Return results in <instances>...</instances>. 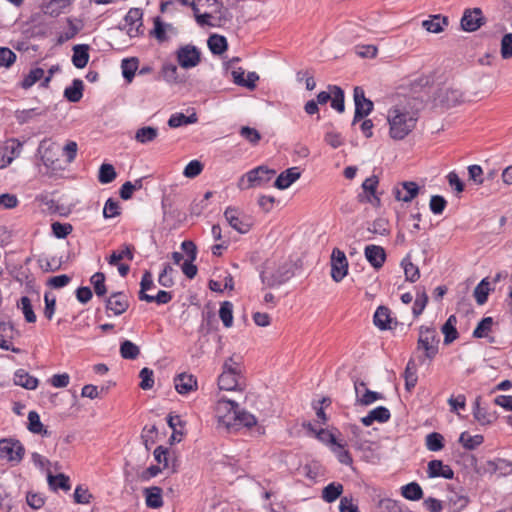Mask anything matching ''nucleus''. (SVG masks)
<instances>
[{"label": "nucleus", "instance_id": "61", "mask_svg": "<svg viewBox=\"0 0 512 512\" xmlns=\"http://www.w3.org/2000/svg\"><path fill=\"white\" fill-rule=\"evenodd\" d=\"M427 302H428V296L425 292V290H418L417 291V295H416V299L414 301V304H413V314L417 317L419 316L420 314H422V312L424 311L426 305H427Z\"/></svg>", "mask_w": 512, "mask_h": 512}, {"label": "nucleus", "instance_id": "35", "mask_svg": "<svg viewBox=\"0 0 512 512\" xmlns=\"http://www.w3.org/2000/svg\"><path fill=\"white\" fill-rule=\"evenodd\" d=\"M343 493V485L338 482L328 484L322 490V499L327 503L336 501Z\"/></svg>", "mask_w": 512, "mask_h": 512}, {"label": "nucleus", "instance_id": "17", "mask_svg": "<svg viewBox=\"0 0 512 512\" xmlns=\"http://www.w3.org/2000/svg\"><path fill=\"white\" fill-rule=\"evenodd\" d=\"M367 261L375 268L379 269L386 260V253L383 247L377 245H368L364 250Z\"/></svg>", "mask_w": 512, "mask_h": 512}, {"label": "nucleus", "instance_id": "23", "mask_svg": "<svg viewBox=\"0 0 512 512\" xmlns=\"http://www.w3.org/2000/svg\"><path fill=\"white\" fill-rule=\"evenodd\" d=\"M154 458L159 464H163L164 469H171L172 473H175L178 469L177 460L173 458L170 459V452L167 448L163 446H158L154 450Z\"/></svg>", "mask_w": 512, "mask_h": 512}, {"label": "nucleus", "instance_id": "53", "mask_svg": "<svg viewBox=\"0 0 512 512\" xmlns=\"http://www.w3.org/2000/svg\"><path fill=\"white\" fill-rule=\"evenodd\" d=\"M117 174L111 164L104 163L100 166L98 180L102 184H108L115 180Z\"/></svg>", "mask_w": 512, "mask_h": 512}, {"label": "nucleus", "instance_id": "62", "mask_svg": "<svg viewBox=\"0 0 512 512\" xmlns=\"http://www.w3.org/2000/svg\"><path fill=\"white\" fill-rule=\"evenodd\" d=\"M141 379L140 387L143 390H149L154 386V373L150 368L144 367L139 373Z\"/></svg>", "mask_w": 512, "mask_h": 512}, {"label": "nucleus", "instance_id": "32", "mask_svg": "<svg viewBox=\"0 0 512 512\" xmlns=\"http://www.w3.org/2000/svg\"><path fill=\"white\" fill-rule=\"evenodd\" d=\"M239 374L222 372L218 377V386L221 390L232 391L238 387Z\"/></svg>", "mask_w": 512, "mask_h": 512}, {"label": "nucleus", "instance_id": "63", "mask_svg": "<svg viewBox=\"0 0 512 512\" xmlns=\"http://www.w3.org/2000/svg\"><path fill=\"white\" fill-rule=\"evenodd\" d=\"M203 171V164L199 160L190 161L184 168L183 175L187 178H195Z\"/></svg>", "mask_w": 512, "mask_h": 512}, {"label": "nucleus", "instance_id": "52", "mask_svg": "<svg viewBox=\"0 0 512 512\" xmlns=\"http://www.w3.org/2000/svg\"><path fill=\"white\" fill-rule=\"evenodd\" d=\"M44 76V70L42 68H34L29 71V73L24 77L21 82V87L23 89L31 88L37 81L41 80Z\"/></svg>", "mask_w": 512, "mask_h": 512}, {"label": "nucleus", "instance_id": "22", "mask_svg": "<svg viewBox=\"0 0 512 512\" xmlns=\"http://www.w3.org/2000/svg\"><path fill=\"white\" fill-rule=\"evenodd\" d=\"M142 10L139 8H131L126 14L124 21L128 26V34L130 36H136L139 28L142 26Z\"/></svg>", "mask_w": 512, "mask_h": 512}, {"label": "nucleus", "instance_id": "11", "mask_svg": "<svg viewBox=\"0 0 512 512\" xmlns=\"http://www.w3.org/2000/svg\"><path fill=\"white\" fill-rule=\"evenodd\" d=\"M177 61L182 68H193L200 62V51L193 45H185L177 51Z\"/></svg>", "mask_w": 512, "mask_h": 512}, {"label": "nucleus", "instance_id": "28", "mask_svg": "<svg viewBox=\"0 0 512 512\" xmlns=\"http://www.w3.org/2000/svg\"><path fill=\"white\" fill-rule=\"evenodd\" d=\"M83 89V81L81 79H74L72 85L65 88L64 97L72 103H77L83 97Z\"/></svg>", "mask_w": 512, "mask_h": 512}, {"label": "nucleus", "instance_id": "45", "mask_svg": "<svg viewBox=\"0 0 512 512\" xmlns=\"http://www.w3.org/2000/svg\"><path fill=\"white\" fill-rule=\"evenodd\" d=\"M208 47L213 54L220 55L227 49V40L224 36L213 34L208 39Z\"/></svg>", "mask_w": 512, "mask_h": 512}, {"label": "nucleus", "instance_id": "34", "mask_svg": "<svg viewBox=\"0 0 512 512\" xmlns=\"http://www.w3.org/2000/svg\"><path fill=\"white\" fill-rule=\"evenodd\" d=\"M473 416L481 425L491 424L496 419L494 414L480 406V397L475 400Z\"/></svg>", "mask_w": 512, "mask_h": 512}, {"label": "nucleus", "instance_id": "10", "mask_svg": "<svg viewBox=\"0 0 512 512\" xmlns=\"http://www.w3.org/2000/svg\"><path fill=\"white\" fill-rule=\"evenodd\" d=\"M485 24V17L480 8L466 9L461 18V28L466 32H474Z\"/></svg>", "mask_w": 512, "mask_h": 512}, {"label": "nucleus", "instance_id": "46", "mask_svg": "<svg viewBox=\"0 0 512 512\" xmlns=\"http://www.w3.org/2000/svg\"><path fill=\"white\" fill-rule=\"evenodd\" d=\"M17 307L22 311L25 320L28 323H34L36 321V314L33 311L31 300L27 296H23L17 302Z\"/></svg>", "mask_w": 512, "mask_h": 512}, {"label": "nucleus", "instance_id": "2", "mask_svg": "<svg viewBox=\"0 0 512 512\" xmlns=\"http://www.w3.org/2000/svg\"><path fill=\"white\" fill-rule=\"evenodd\" d=\"M440 339L433 327L421 326L417 340V350L424 351L427 359L432 360L438 354Z\"/></svg>", "mask_w": 512, "mask_h": 512}, {"label": "nucleus", "instance_id": "19", "mask_svg": "<svg viewBox=\"0 0 512 512\" xmlns=\"http://www.w3.org/2000/svg\"><path fill=\"white\" fill-rule=\"evenodd\" d=\"M360 387H365V382L355 381L354 389L356 394V402L363 406H368L373 402L383 398L382 394L371 391L368 388H365V392H363V394H360Z\"/></svg>", "mask_w": 512, "mask_h": 512}, {"label": "nucleus", "instance_id": "39", "mask_svg": "<svg viewBox=\"0 0 512 512\" xmlns=\"http://www.w3.org/2000/svg\"><path fill=\"white\" fill-rule=\"evenodd\" d=\"M134 247L132 245H124L122 250L119 251H113L108 258V263L110 265H117L121 260L127 259L129 261H132L134 258Z\"/></svg>", "mask_w": 512, "mask_h": 512}, {"label": "nucleus", "instance_id": "57", "mask_svg": "<svg viewBox=\"0 0 512 512\" xmlns=\"http://www.w3.org/2000/svg\"><path fill=\"white\" fill-rule=\"evenodd\" d=\"M90 282L93 285L94 291L97 296L101 297L107 293L104 273L96 272L91 276Z\"/></svg>", "mask_w": 512, "mask_h": 512}, {"label": "nucleus", "instance_id": "48", "mask_svg": "<svg viewBox=\"0 0 512 512\" xmlns=\"http://www.w3.org/2000/svg\"><path fill=\"white\" fill-rule=\"evenodd\" d=\"M401 266L404 269V274L407 281L413 283L419 279V268L410 261L409 257H406L402 260Z\"/></svg>", "mask_w": 512, "mask_h": 512}, {"label": "nucleus", "instance_id": "5", "mask_svg": "<svg viewBox=\"0 0 512 512\" xmlns=\"http://www.w3.org/2000/svg\"><path fill=\"white\" fill-rule=\"evenodd\" d=\"M238 409V404L235 401L220 398L217 401L215 407L216 417L218 419L219 424L225 426L226 428H234L235 427V418H237L236 411Z\"/></svg>", "mask_w": 512, "mask_h": 512}, {"label": "nucleus", "instance_id": "3", "mask_svg": "<svg viewBox=\"0 0 512 512\" xmlns=\"http://www.w3.org/2000/svg\"><path fill=\"white\" fill-rule=\"evenodd\" d=\"M275 173L274 170H270L265 166L256 167L241 176L237 186L240 190L263 186L272 179Z\"/></svg>", "mask_w": 512, "mask_h": 512}, {"label": "nucleus", "instance_id": "60", "mask_svg": "<svg viewBox=\"0 0 512 512\" xmlns=\"http://www.w3.org/2000/svg\"><path fill=\"white\" fill-rule=\"evenodd\" d=\"M308 429L316 434V437L318 440H320L322 443L329 445L330 448L336 444L337 440L331 432L325 429H320L318 432L313 428L312 424L307 425Z\"/></svg>", "mask_w": 512, "mask_h": 512}, {"label": "nucleus", "instance_id": "54", "mask_svg": "<svg viewBox=\"0 0 512 512\" xmlns=\"http://www.w3.org/2000/svg\"><path fill=\"white\" fill-rule=\"evenodd\" d=\"M489 291V282L485 278L481 280V282L474 289V297L476 299L477 304L483 305L486 303Z\"/></svg>", "mask_w": 512, "mask_h": 512}, {"label": "nucleus", "instance_id": "14", "mask_svg": "<svg viewBox=\"0 0 512 512\" xmlns=\"http://www.w3.org/2000/svg\"><path fill=\"white\" fill-rule=\"evenodd\" d=\"M106 309L114 315H122L129 307L128 297L123 292H114L106 299Z\"/></svg>", "mask_w": 512, "mask_h": 512}, {"label": "nucleus", "instance_id": "20", "mask_svg": "<svg viewBox=\"0 0 512 512\" xmlns=\"http://www.w3.org/2000/svg\"><path fill=\"white\" fill-rule=\"evenodd\" d=\"M449 19L447 16L436 14L431 15L427 20L422 22V27L430 33H441L448 26Z\"/></svg>", "mask_w": 512, "mask_h": 512}, {"label": "nucleus", "instance_id": "43", "mask_svg": "<svg viewBox=\"0 0 512 512\" xmlns=\"http://www.w3.org/2000/svg\"><path fill=\"white\" fill-rule=\"evenodd\" d=\"M484 441V437L480 434L471 436L468 432H462L459 437V442L467 450H474L480 446Z\"/></svg>", "mask_w": 512, "mask_h": 512}, {"label": "nucleus", "instance_id": "41", "mask_svg": "<svg viewBox=\"0 0 512 512\" xmlns=\"http://www.w3.org/2000/svg\"><path fill=\"white\" fill-rule=\"evenodd\" d=\"M401 494L404 498L417 501L423 497V490L416 482H411L401 487Z\"/></svg>", "mask_w": 512, "mask_h": 512}, {"label": "nucleus", "instance_id": "50", "mask_svg": "<svg viewBox=\"0 0 512 512\" xmlns=\"http://www.w3.org/2000/svg\"><path fill=\"white\" fill-rule=\"evenodd\" d=\"M219 317L223 325L227 328L233 324V304L229 301H224L219 309Z\"/></svg>", "mask_w": 512, "mask_h": 512}, {"label": "nucleus", "instance_id": "18", "mask_svg": "<svg viewBox=\"0 0 512 512\" xmlns=\"http://www.w3.org/2000/svg\"><path fill=\"white\" fill-rule=\"evenodd\" d=\"M301 176L298 167H291L279 174L274 182V186L280 190L287 189Z\"/></svg>", "mask_w": 512, "mask_h": 512}, {"label": "nucleus", "instance_id": "7", "mask_svg": "<svg viewBox=\"0 0 512 512\" xmlns=\"http://www.w3.org/2000/svg\"><path fill=\"white\" fill-rule=\"evenodd\" d=\"M353 98L355 113L352 124L354 125L372 112L374 104L370 99L366 98L363 88L359 86L354 88Z\"/></svg>", "mask_w": 512, "mask_h": 512}, {"label": "nucleus", "instance_id": "55", "mask_svg": "<svg viewBox=\"0 0 512 512\" xmlns=\"http://www.w3.org/2000/svg\"><path fill=\"white\" fill-rule=\"evenodd\" d=\"M426 447L429 451H440L444 447V437L437 432H432L426 436Z\"/></svg>", "mask_w": 512, "mask_h": 512}, {"label": "nucleus", "instance_id": "16", "mask_svg": "<svg viewBox=\"0 0 512 512\" xmlns=\"http://www.w3.org/2000/svg\"><path fill=\"white\" fill-rule=\"evenodd\" d=\"M427 474L429 478L442 477L453 479L454 471L449 465H445L441 460H431L428 463Z\"/></svg>", "mask_w": 512, "mask_h": 512}, {"label": "nucleus", "instance_id": "38", "mask_svg": "<svg viewBox=\"0 0 512 512\" xmlns=\"http://www.w3.org/2000/svg\"><path fill=\"white\" fill-rule=\"evenodd\" d=\"M405 388L411 391L417 384V368L413 359H410L404 371Z\"/></svg>", "mask_w": 512, "mask_h": 512}, {"label": "nucleus", "instance_id": "33", "mask_svg": "<svg viewBox=\"0 0 512 512\" xmlns=\"http://www.w3.org/2000/svg\"><path fill=\"white\" fill-rule=\"evenodd\" d=\"M373 322L380 330L389 329L391 322L389 309L384 306L378 307L374 313Z\"/></svg>", "mask_w": 512, "mask_h": 512}, {"label": "nucleus", "instance_id": "12", "mask_svg": "<svg viewBox=\"0 0 512 512\" xmlns=\"http://www.w3.org/2000/svg\"><path fill=\"white\" fill-rule=\"evenodd\" d=\"M419 193V186L413 181H404L393 188L397 201L411 202Z\"/></svg>", "mask_w": 512, "mask_h": 512}, {"label": "nucleus", "instance_id": "42", "mask_svg": "<svg viewBox=\"0 0 512 512\" xmlns=\"http://www.w3.org/2000/svg\"><path fill=\"white\" fill-rule=\"evenodd\" d=\"M169 427L173 430V433L169 439L171 443L180 442L183 436V431L179 430L178 427H183V421L178 415H169L167 418Z\"/></svg>", "mask_w": 512, "mask_h": 512}, {"label": "nucleus", "instance_id": "13", "mask_svg": "<svg viewBox=\"0 0 512 512\" xmlns=\"http://www.w3.org/2000/svg\"><path fill=\"white\" fill-rule=\"evenodd\" d=\"M378 183V177L375 175L366 178L362 183L364 195L360 194L359 200L366 201L368 203H371L372 205L378 206L380 204V198L376 194Z\"/></svg>", "mask_w": 512, "mask_h": 512}, {"label": "nucleus", "instance_id": "6", "mask_svg": "<svg viewBox=\"0 0 512 512\" xmlns=\"http://www.w3.org/2000/svg\"><path fill=\"white\" fill-rule=\"evenodd\" d=\"M224 217L228 224L241 234L248 233L252 227L251 218L236 207H227Z\"/></svg>", "mask_w": 512, "mask_h": 512}, {"label": "nucleus", "instance_id": "56", "mask_svg": "<svg viewBox=\"0 0 512 512\" xmlns=\"http://www.w3.org/2000/svg\"><path fill=\"white\" fill-rule=\"evenodd\" d=\"M237 418H235V427L244 426V427H252L256 425L257 420L256 417L244 410H240L239 408L236 411Z\"/></svg>", "mask_w": 512, "mask_h": 512}, {"label": "nucleus", "instance_id": "59", "mask_svg": "<svg viewBox=\"0 0 512 512\" xmlns=\"http://www.w3.org/2000/svg\"><path fill=\"white\" fill-rule=\"evenodd\" d=\"M172 300L171 292L160 290L157 295L152 296L149 294H143L142 301H146L148 303L155 302L159 305L167 304Z\"/></svg>", "mask_w": 512, "mask_h": 512}, {"label": "nucleus", "instance_id": "58", "mask_svg": "<svg viewBox=\"0 0 512 512\" xmlns=\"http://www.w3.org/2000/svg\"><path fill=\"white\" fill-rule=\"evenodd\" d=\"M123 77L131 82L138 68V61L135 58L124 59L121 64Z\"/></svg>", "mask_w": 512, "mask_h": 512}, {"label": "nucleus", "instance_id": "1", "mask_svg": "<svg viewBox=\"0 0 512 512\" xmlns=\"http://www.w3.org/2000/svg\"><path fill=\"white\" fill-rule=\"evenodd\" d=\"M417 120V112L408 105L397 104L391 107L387 115L390 137L394 140L404 139L414 130Z\"/></svg>", "mask_w": 512, "mask_h": 512}, {"label": "nucleus", "instance_id": "24", "mask_svg": "<svg viewBox=\"0 0 512 512\" xmlns=\"http://www.w3.org/2000/svg\"><path fill=\"white\" fill-rule=\"evenodd\" d=\"M89 45L87 44H77L73 46V55H72V63L78 68H84L89 61Z\"/></svg>", "mask_w": 512, "mask_h": 512}, {"label": "nucleus", "instance_id": "51", "mask_svg": "<svg viewBox=\"0 0 512 512\" xmlns=\"http://www.w3.org/2000/svg\"><path fill=\"white\" fill-rule=\"evenodd\" d=\"M331 450L336 455L338 461L341 464L352 465V462H353L352 456L349 453V451L347 449H345V445L344 444H342L340 442H336V444H334L331 447Z\"/></svg>", "mask_w": 512, "mask_h": 512}, {"label": "nucleus", "instance_id": "9", "mask_svg": "<svg viewBox=\"0 0 512 512\" xmlns=\"http://www.w3.org/2000/svg\"><path fill=\"white\" fill-rule=\"evenodd\" d=\"M348 261L346 255L339 248H334L331 254V277L340 282L347 275Z\"/></svg>", "mask_w": 512, "mask_h": 512}, {"label": "nucleus", "instance_id": "44", "mask_svg": "<svg viewBox=\"0 0 512 512\" xmlns=\"http://www.w3.org/2000/svg\"><path fill=\"white\" fill-rule=\"evenodd\" d=\"M140 354V348L130 340H124L120 344V355L123 359L134 360Z\"/></svg>", "mask_w": 512, "mask_h": 512}, {"label": "nucleus", "instance_id": "15", "mask_svg": "<svg viewBox=\"0 0 512 512\" xmlns=\"http://www.w3.org/2000/svg\"><path fill=\"white\" fill-rule=\"evenodd\" d=\"M174 386L179 394L186 395L197 389V380L192 374L181 373L174 378Z\"/></svg>", "mask_w": 512, "mask_h": 512}, {"label": "nucleus", "instance_id": "36", "mask_svg": "<svg viewBox=\"0 0 512 512\" xmlns=\"http://www.w3.org/2000/svg\"><path fill=\"white\" fill-rule=\"evenodd\" d=\"M328 89L331 91V107L338 111L339 113L344 112L345 110V102H344V91L336 85H329Z\"/></svg>", "mask_w": 512, "mask_h": 512}, {"label": "nucleus", "instance_id": "27", "mask_svg": "<svg viewBox=\"0 0 512 512\" xmlns=\"http://www.w3.org/2000/svg\"><path fill=\"white\" fill-rule=\"evenodd\" d=\"M47 480L49 487L54 491H56L57 489L69 491L71 489L70 479L63 473L52 475V473L48 470Z\"/></svg>", "mask_w": 512, "mask_h": 512}, {"label": "nucleus", "instance_id": "31", "mask_svg": "<svg viewBox=\"0 0 512 512\" xmlns=\"http://www.w3.org/2000/svg\"><path fill=\"white\" fill-rule=\"evenodd\" d=\"M456 324H457L456 316L451 315V316H449L447 321L442 326L441 331L444 334V343L445 344H450L458 338L459 334L456 329Z\"/></svg>", "mask_w": 512, "mask_h": 512}, {"label": "nucleus", "instance_id": "4", "mask_svg": "<svg viewBox=\"0 0 512 512\" xmlns=\"http://www.w3.org/2000/svg\"><path fill=\"white\" fill-rule=\"evenodd\" d=\"M293 274V265L286 261L280 264L274 270L267 267L261 273V280L263 284L273 288L287 282L293 276Z\"/></svg>", "mask_w": 512, "mask_h": 512}, {"label": "nucleus", "instance_id": "37", "mask_svg": "<svg viewBox=\"0 0 512 512\" xmlns=\"http://www.w3.org/2000/svg\"><path fill=\"white\" fill-rule=\"evenodd\" d=\"M197 121L198 117L195 112L189 116H186L183 113H175L170 116L168 120V126L170 128H178L183 125L194 124Z\"/></svg>", "mask_w": 512, "mask_h": 512}, {"label": "nucleus", "instance_id": "21", "mask_svg": "<svg viewBox=\"0 0 512 512\" xmlns=\"http://www.w3.org/2000/svg\"><path fill=\"white\" fill-rule=\"evenodd\" d=\"M245 72L239 68L232 71L233 82L238 86L246 87L253 90L256 87V82L259 80V76L256 72H249L247 77H244Z\"/></svg>", "mask_w": 512, "mask_h": 512}, {"label": "nucleus", "instance_id": "29", "mask_svg": "<svg viewBox=\"0 0 512 512\" xmlns=\"http://www.w3.org/2000/svg\"><path fill=\"white\" fill-rule=\"evenodd\" d=\"M14 383L25 389L33 390L36 389L38 386V379L31 376L23 369H19L16 371L14 375Z\"/></svg>", "mask_w": 512, "mask_h": 512}, {"label": "nucleus", "instance_id": "64", "mask_svg": "<svg viewBox=\"0 0 512 512\" xmlns=\"http://www.w3.org/2000/svg\"><path fill=\"white\" fill-rule=\"evenodd\" d=\"M500 53L503 59L512 57V33L505 34L502 37Z\"/></svg>", "mask_w": 512, "mask_h": 512}, {"label": "nucleus", "instance_id": "8", "mask_svg": "<svg viewBox=\"0 0 512 512\" xmlns=\"http://www.w3.org/2000/svg\"><path fill=\"white\" fill-rule=\"evenodd\" d=\"M24 455V447L18 440H0V457L11 462L19 463Z\"/></svg>", "mask_w": 512, "mask_h": 512}, {"label": "nucleus", "instance_id": "49", "mask_svg": "<svg viewBox=\"0 0 512 512\" xmlns=\"http://www.w3.org/2000/svg\"><path fill=\"white\" fill-rule=\"evenodd\" d=\"M494 320L492 317H484L473 331L474 338H485L492 331Z\"/></svg>", "mask_w": 512, "mask_h": 512}, {"label": "nucleus", "instance_id": "40", "mask_svg": "<svg viewBox=\"0 0 512 512\" xmlns=\"http://www.w3.org/2000/svg\"><path fill=\"white\" fill-rule=\"evenodd\" d=\"M158 136V129L151 126L139 128L135 133V140L141 144H147L156 139Z\"/></svg>", "mask_w": 512, "mask_h": 512}, {"label": "nucleus", "instance_id": "25", "mask_svg": "<svg viewBox=\"0 0 512 512\" xmlns=\"http://www.w3.org/2000/svg\"><path fill=\"white\" fill-rule=\"evenodd\" d=\"M146 505L152 509H158L163 505L162 489L158 486L145 488L144 491Z\"/></svg>", "mask_w": 512, "mask_h": 512}, {"label": "nucleus", "instance_id": "30", "mask_svg": "<svg viewBox=\"0 0 512 512\" xmlns=\"http://www.w3.org/2000/svg\"><path fill=\"white\" fill-rule=\"evenodd\" d=\"M28 430L34 434H39L45 437H49L51 435V432L48 431L40 421V416L36 411H30L28 413Z\"/></svg>", "mask_w": 512, "mask_h": 512}, {"label": "nucleus", "instance_id": "47", "mask_svg": "<svg viewBox=\"0 0 512 512\" xmlns=\"http://www.w3.org/2000/svg\"><path fill=\"white\" fill-rule=\"evenodd\" d=\"M46 110H39L37 108L17 110L15 118L20 124H24L35 118L36 116L45 115Z\"/></svg>", "mask_w": 512, "mask_h": 512}, {"label": "nucleus", "instance_id": "26", "mask_svg": "<svg viewBox=\"0 0 512 512\" xmlns=\"http://www.w3.org/2000/svg\"><path fill=\"white\" fill-rule=\"evenodd\" d=\"M73 0H43L42 10L50 16H58Z\"/></svg>", "mask_w": 512, "mask_h": 512}]
</instances>
